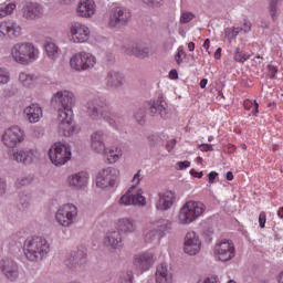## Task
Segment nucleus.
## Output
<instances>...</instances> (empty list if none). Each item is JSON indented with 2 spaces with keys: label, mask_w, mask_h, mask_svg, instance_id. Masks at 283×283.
<instances>
[{
  "label": "nucleus",
  "mask_w": 283,
  "mask_h": 283,
  "mask_svg": "<svg viewBox=\"0 0 283 283\" xmlns=\"http://www.w3.org/2000/svg\"><path fill=\"white\" fill-rule=\"evenodd\" d=\"M268 70H269V76L270 78H275V75L277 74V67H275L274 65H269L268 66Z\"/></svg>",
  "instance_id": "obj_51"
},
{
  "label": "nucleus",
  "mask_w": 283,
  "mask_h": 283,
  "mask_svg": "<svg viewBox=\"0 0 283 283\" xmlns=\"http://www.w3.org/2000/svg\"><path fill=\"white\" fill-rule=\"evenodd\" d=\"M78 216V208L72 203L63 205L55 213V219L61 227H72L76 222Z\"/></svg>",
  "instance_id": "obj_10"
},
{
  "label": "nucleus",
  "mask_w": 283,
  "mask_h": 283,
  "mask_svg": "<svg viewBox=\"0 0 283 283\" xmlns=\"http://www.w3.org/2000/svg\"><path fill=\"white\" fill-rule=\"evenodd\" d=\"M118 205H123L124 207H129V205H133L134 207H145L147 200L143 196V190L133 186L120 197Z\"/></svg>",
  "instance_id": "obj_12"
},
{
  "label": "nucleus",
  "mask_w": 283,
  "mask_h": 283,
  "mask_svg": "<svg viewBox=\"0 0 283 283\" xmlns=\"http://www.w3.org/2000/svg\"><path fill=\"white\" fill-rule=\"evenodd\" d=\"M104 244L109 249H123V235L120 234V231L114 230L107 232L104 238Z\"/></svg>",
  "instance_id": "obj_27"
},
{
  "label": "nucleus",
  "mask_w": 283,
  "mask_h": 283,
  "mask_svg": "<svg viewBox=\"0 0 283 283\" xmlns=\"http://www.w3.org/2000/svg\"><path fill=\"white\" fill-rule=\"evenodd\" d=\"M213 255L218 262H230V260L235 258V245L233 241L224 240L216 243Z\"/></svg>",
  "instance_id": "obj_11"
},
{
  "label": "nucleus",
  "mask_w": 283,
  "mask_h": 283,
  "mask_svg": "<svg viewBox=\"0 0 283 283\" xmlns=\"http://www.w3.org/2000/svg\"><path fill=\"white\" fill-rule=\"evenodd\" d=\"M136 229H138V226L132 218H122L117 221V231L119 233H136Z\"/></svg>",
  "instance_id": "obj_30"
},
{
  "label": "nucleus",
  "mask_w": 283,
  "mask_h": 283,
  "mask_svg": "<svg viewBox=\"0 0 283 283\" xmlns=\"http://www.w3.org/2000/svg\"><path fill=\"white\" fill-rule=\"evenodd\" d=\"M24 115L27 116L29 123H39L41 116H43V111L39 104H32L24 108Z\"/></svg>",
  "instance_id": "obj_31"
},
{
  "label": "nucleus",
  "mask_w": 283,
  "mask_h": 283,
  "mask_svg": "<svg viewBox=\"0 0 283 283\" xmlns=\"http://www.w3.org/2000/svg\"><path fill=\"white\" fill-rule=\"evenodd\" d=\"M122 283H133L134 282V274L132 272H127L120 276Z\"/></svg>",
  "instance_id": "obj_48"
},
{
  "label": "nucleus",
  "mask_w": 283,
  "mask_h": 283,
  "mask_svg": "<svg viewBox=\"0 0 283 283\" xmlns=\"http://www.w3.org/2000/svg\"><path fill=\"white\" fill-rule=\"evenodd\" d=\"M132 20V12L123 7L113 8L109 12L108 28L111 30H120Z\"/></svg>",
  "instance_id": "obj_8"
},
{
  "label": "nucleus",
  "mask_w": 283,
  "mask_h": 283,
  "mask_svg": "<svg viewBox=\"0 0 283 283\" xmlns=\"http://www.w3.org/2000/svg\"><path fill=\"white\" fill-rule=\"evenodd\" d=\"M32 180H34V177L28 175V176L18 178L15 185L17 187H28V185H32Z\"/></svg>",
  "instance_id": "obj_41"
},
{
  "label": "nucleus",
  "mask_w": 283,
  "mask_h": 283,
  "mask_svg": "<svg viewBox=\"0 0 283 283\" xmlns=\"http://www.w3.org/2000/svg\"><path fill=\"white\" fill-rule=\"evenodd\" d=\"M216 178H218V172L211 171V172L208 175L209 184H210V185H213V182H216Z\"/></svg>",
  "instance_id": "obj_56"
},
{
  "label": "nucleus",
  "mask_w": 283,
  "mask_h": 283,
  "mask_svg": "<svg viewBox=\"0 0 283 283\" xmlns=\"http://www.w3.org/2000/svg\"><path fill=\"white\" fill-rule=\"evenodd\" d=\"M259 223H260L261 229H264V227L266 224V213L265 212L260 213Z\"/></svg>",
  "instance_id": "obj_52"
},
{
  "label": "nucleus",
  "mask_w": 283,
  "mask_h": 283,
  "mask_svg": "<svg viewBox=\"0 0 283 283\" xmlns=\"http://www.w3.org/2000/svg\"><path fill=\"white\" fill-rule=\"evenodd\" d=\"M132 53L134 56H137V59H147V56H149V46L145 44H136L133 46Z\"/></svg>",
  "instance_id": "obj_34"
},
{
  "label": "nucleus",
  "mask_w": 283,
  "mask_h": 283,
  "mask_svg": "<svg viewBox=\"0 0 283 283\" xmlns=\"http://www.w3.org/2000/svg\"><path fill=\"white\" fill-rule=\"evenodd\" d=\"M134 264L138 271H149L154 265V255L148 252L137 254L134 258Z\"/></svg>",
  "instance_id": "obj_25"
},
{
  "label": "nucleus",
  "mask_w": 283,
  "mask_h": 283,
  "mask_svg": "<svg viewBox=\"0 0 283 283\" xmlns=\"http://www.w3.org/2000/svg\"><path fill=\"white\" fill-rule=\"evenodd\" d=\"M22 17L27 21H36L43 17V6L39 2L28 1L22 7Z\"/></svg>",
  "instance_id": "obj_19"
},
{
  "label": "nucleus",
  "mask_w": 283,
  "mask_h": 283,
  "mask_svg": "<svg viewBox=\"0 0 283 283\" xmlns=\"http://www.w3.org/2000/svg\"><path fill=\"white\" fill-rule=\"evenodd\" d=\"M91 147L96 154H106L105 151V133L96 130L91 135Z\"/></svg>",
  "instance_id": "obj_26"
},
{
  "label": "nucleus",
  "mask_w": 283,
  "mask_h": 283,
  "mask_svg": "<svg viewBox=\"0 0 283 283\" xmlns=\"http://www.w3.org/2000/svg\"><path fill=\"white\" fill-rule=\"evenodd\" d=\"M33 136H35V138H41L43 136V129L42 128H35L33 130Z\"/></svg>",
  "instance_id": "obj_59"
},
{
  "label": "nucleus",
  "mask_w": 283,
  "mask_h": 283,
  "mask_svg": "<svg viewBox=\"0 0 283 283\" xmlns=\"http://www.w3.org/2000/svg\"><path fill=\"white\" fill-rule=\"evenodd\" d=\"M176 143H177L176 139L169 140V142L167 143V145H166L167 151H171V150L174 149V147H176Z\"/></svg>",
  "instance_id": "obj_57"
},
{
  "label": "nucleus",
  "mask_w": 283,
  "mask_h": 283,
  "mask_svg": "<svg viewBox=\"0 0 283 283\" xmlns=\"http://www.w3.org/2000/svg\"><path fill=\"white\" fill-rule=\"evenodd\" d=\"M75 101L74 93L70 91H59L53 95L51 103L59 107L57 114H61V112L70 114V112H73L72 107Z\"/></svg>",
  "instance_id": "obj_9"
},
{
  "label": "nucleus",
  "mask_w": 283,
  "mask_h": 283,
  "mask_svg": "<svg viewBox=\"0 0 283 283\" xmlns=\"http://www.w3.org/2000/svg\"><path fill=\"white\" fill-rule=\"evenodd\" d=\"M163 138H160L158 135H150L148 136V142L150 147H156Z\"/></svg>",
  "instance_id": "obj_47"
},
{
  "label": "nucleus",
  "mask_w": 283,
  "mask_h": 283,
  "mask_svg": "<svg viewBox=\"0 0 283 283\" xmlns=\"http://www.w3.org/2000/svg\"><path fill=\"white\" fill-rule=\"evenodd\" d=\"M11 56L20 65H30L39 59V49L30 42L17 43L11 49Z\"/></svg>",
  "instance_id": "obj_3"
},
{
  "label": "nucleus",
  "mask_w": 283,
  "mask_h": 283,
  "mask_svg": "<svg viewBox=\"0 0 283 283\" xmlns=\"http://www.w3.org/2000/svg\"><path fill=\"white\" fill-rule=\"evenodd\" d=\"M39 153L34 148H20L11 155V160L21 165H32Z\"/></svg>",
  "instance_id": "obj_18"
},
{
  "label": "nucleus",
  "mask_w": 283,
  "mask_h": 283,
  "mask_svg": "<svg viewBox=\"0 0 283 283\" xmlns=\"http://www.w3.org/2000/svg\"><path fill=\"white\" fill-rule=\"evenodd\" d=\"M59 132L63 136L70 137L76 132V126L74 125V112H60L57 114Z\"/></svg>",
  "instance_id": "obj_13"
},
{
  "label": "nucleus",
  "mask_w": 283,
  "mask_h": 283,
  "mask_svg": "<svg viewBox=\"0 0 283 283\" xmlns=\"http://www.w3.org/2000/svg\"><path fill=\"white\" fill-rule=\"evenodd\" d=\"M6 191H8V184L6 182V179L0 178V197L6 196Z\"/></svg>",
  "instance_id": "obj_49"
},
{
  "label": "nucleus",
  "mask_w": 283,
  "mask_h": 283,
  "mask_svg": "<svg viewBox=\"0 0 283 283\" xmlns=\"http://www.w3.org/2000/svg\"><path fill=\"white\" fill-rule=\"evenodd\" d=\"M182 55L186 56L185 51L181 49V46L178 48V53L175 55V60L177 62V65H180L182 63Z\"/></svg>",
  "instance_id": "obj_50"
},
{
  "label": "nucleus",
  "mask_w": 283,
  "mask_h": 283,
  "mask_svg": "<svg viewBox=\"0 0 283 283\" xmlns=\"http://www.w3.org/2000/svg\"><path fill=\"white\" fill-rule=\"evenodd\" d=\"M207 207L200 201H188L179 211L180 224H189L205 213Z\"/></svg>",
  "instance_id": "obj_4"
},
{
  "label": "nucleus",
  "mask_w": 283,
  "mask_h": 283,
  "mask_svg": "<svg viewBox=\"0 0 283 283\" xmlns=\"http://www.w3.org/2000/svg\"><path fill=\"white\" fill-rule=\"evenodd\" d=\"M158 235H160L157 230L154 228V226H150L149 229H146L144 231V240L145 242H147L148 244H150L151 242H154L155 240L158 239Z\"/></svg>",
  "instance_id": "obj_38"
},
{
  "label": "nucleus",
  "mask_w": 283,
  "mask_h": 283,
  "mask_svg": "<svg viewBox=\"0 0 283 283\" xmlns=\"http://www.w3.org/2000/svg\"><path fill=\"white\" fill-rule=\"evenodd\" d=\"M94 65H96V56L85 51L75 53L70 59V66L72 70H75V72H87V70H92Z\"/></svg>",
  "instance_id": "obj_7"
},
{
  "label": "nucleus",
  "mask_w": 283,
  "mask_h": 283,
  "mask_svg": "<svg viewBox=\"0 0 283 283\" xmlns=\"http://www.w3.org/2000/svg\"><path fill=\"white\" fill-rule=\"evenodd\" d=\"M193 19H196V14L190 11H182L180 15V23H190V21H193Z\"/></svg>",
  "instance_id": "obj_42"
},
{
  "label": "nucleus",
  "mask_w": 283,
  "mask_h": 283,
  "mask_svg": "<svg viewBox=\"0 0 283 283\" xmlns=\"http://www.w3.org/2000/svg\"><path fill=\"white\" fill-rule=\"evenodd\" d=\"M243 29H240V28H232V36L233 39H235L240 32H242Z\"/></svg>",
  "instance_id": "obj_62"
},
{
  "label": "nucleus",
  "mask_w": 283,
  "mask_h": 283,
  "mask_svg": "<svg viewBox=\"0 0 283 283\" xmlns=\"http://www.w3.org/2000/svg\"><path fill=\"white\" fill-rule=\"evenodd\" d=\"M177 166L180 170H182V169H187L188 167H191V163L189 160L179 161L177 163Z\"/></svg>",
  "instance_id": "obj_55"
},
{
  "label": "nucleus",
  "mask_w": 283,
  "mask_h": 283,
  "mask_svg": "<svg viewBox=\"0 0 283 283\" xmlns=\"http://www.w3.org/2000/svg\"><path fill=\"white\" fill-rule=\"evenodd\" d=\"M23 251L27 260L30 262H41L50 253V243L43 237L27 239Z\"/></svg>",
  "instance_id": "obj_2"
},
{
  "label": "nucleus",
  "mask_w": 283,
  "mask_h": 283,
  "mask_svg": "<svg viewBox=\"0 0 283 283\" xmlns=\"http://www.w3.org/2000/svg\"><path fill=\"white\" fill-rule=\"evenodd\" d=\"M190 175H192L195 178H202L203 176L202 171L198 172L196 169H191Z\"/></svg>",
  "instance_id": "obj_61"
},
{
  "label": "nucleus",
  "mask_w": 283,
  "mask_h": 283,
  "mask_svg": "<svg viewBox=\"0 0 283 283\" xmlns=\"http://www.w3.org/2000/svg\"><path fill=\"white\" fill-rule=\"evenodd\" d=\"M143 3L148 6V8H160V6H163V0H143Z\"/></svg>",
  "instance_id": "obj_45"
},
{
  "label": "nucleus",
  "mask_w": 283,
  "mask_h": 283,
  "mask_svg": "<svg viewBox=\"0 0 283 283\" xmlns=\"http://www.w3.org/2000/svg\"><path fill=\"white\" fill-rule=\"evenodd\" d=\"M88 39L90 28L78 22L71 24V41L73 43H85Z\"/></svg>",
  "instance_id": "obj_21"
},
{
  "label": "nucleus",
  "mask_w": 283,
  "mask_h": 283,
  "mask_svg": "<svg viewBox=\"0 0 283 283\" xmlns=\"http://www.w3.org/2000/svg\"><path fill=\"white\" fill-rule=\"evenodd\" d=\"M44 50L49 59H51L52 61H55V59H59V46H56L54 42H46L44 44Z\"/></svg>",
  "instance_id": "obj_35"
},
{
  "label": "nucleus",
  "mask_w": 283,
  "mask_h": 283,
  "mask_svg": "<svg viewBox=\"0 0 283 283\" xmlns=\"http://www.w3.org/2000/svg\"><path fill=\"white\" fill-rule=\"evenodd\" d=\"M106 85L115 90L123 87L125 85V75L118 71H109L106 75Z\"/></svg>",
  "instance_id": "obj_29"
},
{
  "label": "nucleus",
  "mask_w": 283,
  "mask_h": 283,
  "mask_svg": "<svg viewBox=\"0 0 283 283\" xmlns=\"http://www.w3.org/2000/svg\"><path fill=\"white\" fill-rule=\"evenodd\" d=\"M243 105H244L245 109H251V107L253 106V102L247 99V101H244Z\"/></svg>",
  "instance_id": "obj_63"
},
{
  "label": "nucleus",
  "mask_w": 283,
  "mask_h": 283,
  "mask_svg": "<svg viewBox=\"0 0 283 283\" xmlns=\"http://www.w3.org/2000/svg\"><path fill=\"white\" fill-rule=\"evenodd\" d=\"M176 201V192L174 191H166L159 193V199L156 202V209L158 211H167L174 207V202Z\"/></svg>",
  "instance_id": "obj_24"
},
{
  "label": "nucleus",
  "mask_w": 283,
  "mask_h": 283,
  "mask_svg": "<svg viewBox=\"0 0 283 283\" xmlns=\"http://www.w3.org/2000/svg\"><path fill=\"white\" fill-rule=\"evenodd\" d=\"M19 81L24 85V87H32V85H34V75L20 73Z\"/></svg>",
  "instance_id": "obj_39"
},
{
  "label": "nucleus",
  "mask_w": 283,
  "mask_h": 283,
  "mask_svg": "<svg viewBox=\"0 0 283 283\" xmlns=\"http://www.w3.org/2000/svg\"><path fill=\"white\" fill-rule=\"evenodd\" d=\"M199 149L200 151H213V146L210 144H201Z\"/></svg>",
  "instance_id": "obj_54"
},
{
  "label": "nucleus",
  "mask_w": 283,
  "mask_h": 283,
  "mask_svg": "<svg viewBox=\"0 0 283 283\" xmlns=\"http://www.w3.org/2000/svg\"><path fill=\"white\" fill-rule=\"evenodd\" d=\"M17 94V87L14 86H7L3 90V96H6V98H10L12 96H14Z\"/></svg>",
  "instance_id": "obj_46"
},
{
  "label": "nucleus",
  "mask_w": 283,
  "mask_h": 283,
  "mask_svg": "<svg viewBox=\"0 0 283 283\" xmlns=\"http://www.w3.org/2000/svg\"><path fill=\"white\" fill-rule=\"evenodd\" d=\"M231 34L233 35V28H226L224 29V35L226 36H231Z\"/></svg>",
  "instance_id": "obj_64"
},
{
  "label": "nucleus",
  "mask_w": 283,
  "mask_h": 283,
  "mask_svg": "<svg viewBox=\"0 0 283 283\" xmlns=\"http://www.w3.org/2000/svg\"><path fill=\"white\" fill-rule=\"evenodd\" d=\"M249 59H251V55L242 53V51H240V48L235 49L234 61H237V63H244L245 61H249Z\"/></svg>",
  "instance_id": "obj_40"
},
{
  "label": "nucleus",
  "mask_w": 283,
  "mask_h": 283,
  "mask_svg": "<svg viewBox=\"0 0 283 283\" xmlns=\"http://www.w3.org/2000/svg\"><path fill=\"white\" fill-rule=\"evenodd\" d=\"M0 34L9 39L21 36V25L14 21H3L0 23Z\"/></svg>",
  "instance_id": "obj_22"
},
{
  "label": "nucleus",
  "mask_w": 283,
  "mask_h": 283,
  "mask_svg": "<svg viewBox=\"0 0 283 283\" xmlns=\"http://www.w3.org/2000/svg\"><path fill=\"white\" fill-rule=\"evenodd\" d=\"M106 153H104L107 156V160L109 163V165H114V163H117V160L120 158V155L116 154V151L114 150H109L107 153V150H105Z\"/></svg>",
  "instance_id": "obj_44"
},
{
  "label": "nucleus",
  "mask_w": 283,
  "mask_h": 283,
  "mask_svg": "<svg viewBox=\"0 0 283 283\" xmlns=\"http://www.w3.org/2000/svg\"><path fill=\"white\" fill-rule=\"evenodd\" d=\"M0 269L2 272V275L9 282H17L19 280V264L14 262L12 259H3L0 261Z\"/></svg>",
  "instance_id": "obj_17"
},
{
  "label": "nucleus",
  "mask_w": 283,
  "mask_h": 283,
  "mask_svg": "<svg viewBox=\"0 0 283 283\" xmlns=\"http://www.w3.org/2000/svg\"><path fill=\"white\" fill-rule=\"evenodd\" d=\"M102 118L111 125V127H114L115 129H118V115L114 112V108H112V113H105L102 115Z\"/></svg>",
  "instance_id": "obj_37"
},
{
  "label": "nucleus",
  "mask_w": 283,
  "mask_h": 283,
  "mask_svg": "<svg viewBox=\"0 0 283 283\" xmlns=\"http://www.w3.org/2000/svg\"><path fill=\"white\" fill-rule=\"evenodd\" d=\"M269 12L272 21H277L280 17V6L277 4H269Z\"/></svg>",
  "instance_id": "obj_43"
},
{
  "label": "nucleus",
  "mask_w": 283,
  "mask_h": 283,
  "mask_svg": "<svg viewBox=\"0 0 283 283\" xmlns=\"http://www.w3.org/2000/svg\"><path fill=\"white\" fill-rule=\"evenodd\" d=\"M169 78H171L172 81H176L178 78V71L171 70L169 72Z\"/></svg>",
  "instance_id": "obj_60"
},
{
  "label": "nucleus",
  "mask_w": 283,
  "mask_h": 283,
  "mask_svg": "<svg viewBox=\"0 0 283 283\" xmlns=\"http://www.w3.org/2000/svg\"><path fill=\"white\" fill-rule=\"evenodd\" d=\"M118 179V170L113 167L103 169L96 176V185L99 189H107V187H114L116 180Z\"/></svg>",
  "instance_id": "obj_14"
},
{
  "label": "nucleus",
  "mask_w": 283,
  "mask_h": 283,
  "mask_svg": "<svg viewBox=\"0 0 283 283\" xmlns=\"http://www.w3.org/2000/svg\"><path fill=\"white\" fill-rule=\"evenodd\" d=\"M133 182H135V185H140V170H138L134 177H133Z\"/></svg>",
  "instance_id": "obj_58"
},
{
  "label": "nucleus",
  "mask_w": 283,
  "mask_h": 283,
  "mask_svg": "<svg viewBox=\"0 0 283 283\" xmlns=\"http://www.w3.org/2000/svg\"><path fill=\"white\" fill-rule=\"evenodd\" d=\"M65 266L72 271H83L87 264V253L83 250L71 252L70 256L64 261Z\"/></svg>",
  "instance_id": "obj_15"
},
{
  "label": "nucleus",
  "mask_w": 283,
  "mask_h": 283,
  "mask_svg": "<svg viewBox=\"0 0 283 283\" xmlns=\"http://www.w3.org/2000/svg\"><path fill=\"white\" fill-rule=\"evenodd\" d=\"M88 178L90 175L87 172L81 171L69 176L67 182L73 189H83V187H87Z\"/></svg>",
  "instance_id": "obj_28"
},
{
  "label": "nucleus",
  "mask_w": 283,
  "mask_h": 283,
  "mask_svg": "<svg viewBox=\"0 0 283 283\" xmlns=\"http://www.w3.org/2000/svg\"><path fill=\"white\" fill-rule=\"evenodd\" d=\"M86 115L92 120H101L105 114H112V106L102 97H94L90 99L86 105Z\"/></svg>",
  "instance_id": "obj_5"
},
{
  "label": "nucleus",
  "mask_w": 283,
  "mask_h": 283,
  "mask_svg": "<svg viewBox=\"0 0 283 283\" xmlns=\"http://www.w3.org/2000/svg\"><path fill=\"white\" fill-rule=\"evenodd\" d=\"M9 81H10V76H8V74H6V72L0 70V85L6 84Z\"/></svg>",
  "instance_id": "obj_53"
},
{
  "label": "nucleus",
  "mask_w": 283,
  "mask_h": 283,
  "mask_svg": "<svg viewBox=\"0 0 283 283\" xmlns=\"http://www.w3.org/2000/svg\"><path fill=\"white\" fill-rule=\"evenodd\" d=\"M148 116H160L164 120L169 118V112L167 111V102L163 97H158L156 101L145 102L144 105L136 109L134 116L135 120L139 125H145Z\"/></svg>",
  "instance_id": "obj_1"
},
{
  "label": "nucleus",
  "mask_w": 283,
  "mask_h": 283,
  "mask_svg": "<svg viewBox=\"0 0 283 283\" xmlns=\"http://www.w3.org/2000/svg\"><path fill=\"white\" fill-rule=\"evenodd\" d=\"M200 247H202L200 237H198L196 232H188L184 242L185 253H187V255H198V253H200Z\"/></svg>",
  "instance_id": "obj_20"
},
{
  "label": "nucleus",
  "mask_w": 283,
  "mask_h": 283,
  "mask_svg": "<svg viewBox=\"0 0 283 283\" xmlns=\"http://www.w3.org/2000/svg\"><path fill=\"white\" fill-rule=\"evenodd\" d=\"M96 10V3L94 0H80L76 14L77 17H82L83 19H90L94 17V12Z\"/></svg>",
  "instance_id": "obj_23"
},
{
  "label": "nucleus",
  "mask_w": 283,
  "mask_h": 283,
  "mask_svg": "<svg viewBox=\"0 0 283 283\" xmlns=\"http://www.w3.org/2000/svg\"><path fill=\"white\" fill-rule=\"evenodd\" d=\"M49 158L55 167H61L72 159V148L67 144L55 143L49 150Z\"/></svg>",
  "instance_id": "obj_6"
},
{
  "label": "nucleus",
  "mask_w": 283,
  "mask_h": 283,
  "mask_svg": "<svg viewBox=\"0 0 283 283\" xmlns=\"http://www.w3.org/2000/svg\"><path fill=\"white\" fill-rule=\"evenodd\" d=\"M156 283H171V274H169V270L166 264L157 266Z\"/></svg>",
  "instance_id": "obj_33"
},
{
  "label": "nucleus",
  "mask_w": 283,
  "mask_h": 283,
  "mask_svg": "<svg viewBox=\"0 0 283 283\" xmlns=\"http://www.w3.org/2000/svg\"><path fill=\"white\" fill-rule=\"evenodd\" d=\"M14 10H17V3L14 2L0 4V19L9 17Z\"/></svg>",
  "instance_id": "obj_36"
},
{
  "label": "nucleus",
  "mask_w": 283,
  "mask_h": 283,
  "mask_svg": "<svg viewBox=\"0 0 283 283\" xmlns=\"http://www.w3.org/2000/svg\"><path fill=\"white\" fill-rule=\"evenodd\" d=\"M150 224L157 230V233L159 235H165L166 233H169V231H171V221H169L168 219H159L150 222Z\"/></svg>",
  "instance_id": "obj_32"
},
{
  "label": "nucleus",
  "mask_w": 283,
  "mask_h": 283,
  "mask_svg": "<svg viewBox=\"0 0 283 283\" xmlns=\"http://www.w3.org/2000/svg\"><path fill=\"white\" fill-rule=\"evenodd\" d=\"M23 138L25 133L19 126L8 128L2 136L6 147H17L19 143H23Z\"/></svg>",
  "instance_id": "obj_16"
}]
</instances>
